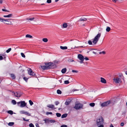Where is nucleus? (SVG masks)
Masks as SVG:
<instances>
[{
    "label": "nucleus",
    "instance_id": "27",
    "mask_svg": "<svg viewBox=\"0 0 127 127\" xmlns=\"http://www.w3.org/2000/svg\"><path fill=\"white\" fill-rule=\"evenodd\" d=\"M42 41L45 42H46L48 41V40L47 38H43L42 39Z\"/></svg>",
    "mask_w": 127,
    "mask_h": 127
},
{
    "label": "nucleus",
    "instance_id": "55",
    "mask_svg": "<svg viewBox=\"0 0 127 127\" xmlns=\"http://www.w3.org/2000/svg\"><path fill=\"white\" fill-rule=\"evenodd\" d=\"M78 90L77 89H73V92H74V91H77Z\"/></svg>",
    "mask_w": 127,
    "mask_h": 127
},
{
    "label": "nucleus",
    "instance_id": "46",
    "mask_svg": "<svg viewBox=\"0 0 127 127\" xmlns=\"http://www.w3.org/2000/svg\"><path fill=\"white\" fill-rule=\"evenodd\" d=\"M72 72H75V73H77L78 72V71L75 70H72Z\"/></svg>",
    "mask_w": 127,
    "mask_h": 127
},
{
    "label": "nucleus",
    "instance_id": "39",
    "mask_svg": "<svg viewBox=\"0 0 127 127\" xmlns=\"http://www.w3.org/2000/svg\"><path fill=\"white\" fill-rule=\"evenodd\" d=\"M88 43L89 45H92V42L90 40H89L88 41Z\"/></svg>",
    "mask_w": 127,
    "mask_h": 127
},
{
    "label": "nucleus",
    "instance_id": "62",
    "mask_svg": "<svg viewBox=\"0 0 127 127\" xmlns=\"http://www.w3.org/2000/svg\"><path fill=\"white\" fill-rule=\"evenodd\" d=\"M38 126H37L36 125V127H39L38 126Z\"/></svg>",
    "mask_w": 127,
    "mask_h": 127
},
{
    "label": "nucleus",
    "instance_id": "57",
    "mask_svg": "<svg viewBox=\"0 0 127 127\" xmlns=\"http://www.w3.org/2000/svg\"><path fill=\"white\" fill-rule=\"evenodd\" d=\"M3 1L2 0H0V3L2 4V3Z\"/></svg>",
    "mask_w": 127,
    "mask_h": 127
},
{
    "label": "nucleus",
    "instance_id": "53",
    "mask_svg": "<svg viewBox=\"0 0 127 127\" xmlns=\"http://www.w3.org/2000/svg\"><path fill=\"white\" fill-rule=\"evenodd\" d=\"M8 19H4V20H3V21H6V22H8L9 21H8Z\"/></svg>",
    "mask_w": 127,
    "mask_h": 127
},
{
    "label": "nucleus",
    "instance_id": "8",
    "mask_svg": "<svg viewBox=\"0 0 127 127\" xmlns=\"http://www.w3.org/2000/svg\"><path fill=\"white\" fill-rule=\"evenodd\" d=\"M113 80L115 83H119L121 81V78L118 77L115 78Z\"/></svg>",
    "mask_w": 127,
    "mask_h": 127
},
{
    "label": "nucleus",
    "instance_id": "44",
    "mask_svg": "<svg viewBox=\"0 0 127 127\" xmlns=\"http://www.w3.org/2000/svg\"><path fill=\"white\" fill-rule=\"evenodd\" d=\"M47 3H50L51 2V0H47Z\"/></svg>",
    "mask_w": 127,
    "mask_h": 127
},
{
    "label": "nucleus",
    "instance_id": "61",
    "mask_svg": "<svg viewBox=\"0 0 127 127\" xmlns=\"http://www.w3.org/2000/svg\"><path fill=\"white\" fill-rule=\"evenodd\" d=\"M59 0H55V1L56 2H57Z\"/></svg>",
    "mask_w": 127,
    "mask_h": 127
},
{
    "label": "nucleus",
    "instance_id": "17",
    "mask_svg": "<svg viewBox=\"0 0 127 127\" xmlns=\"http://www.w3.org/2000/svg\"><path fill=\"white\" fill-rule=\"evenodd\" d=\"M45 123H48L49 122V119H45L43 120Z\"/></svg>",
    "mask_w": 127,
    "mask_h": 127
},
{
    "label": "nucleus",
    "instance_id": "25",
    "mask_svg": "<svg viewBox=\"0 0 127 127\" xmlns=\"http://www.w3.org/2000/svg\"><path fill=\"white\" fill-rule=\"evenodd\" d=\"M12 103H13L14 105H15L17 103L15 100H13L12 101Z\"/></svg>",
    "mask_w": 127,
    "mask_h": 127
},
{
    "label": "nucleus",
    "instance_id": "33",
    "mask_svg": "<svg viewBox=\"0 0 127 127\" xmlns=\"http://www.w3.org/2000/svg\"><path fill=\"white\" fill-rule=\"evenodd\" d=\"M57 93L58 94H61L62 93V92L60 90H58L57 91Z\"/></svg>",
    "mask_w": 127,
    "mask_h": 127
},
{
    "label": "nucleus",
    "instance_id": "10",
    "mask_svg": "<svg viewBox=\"0 0 127 127\" xmlns=\"http://www.w3.org/2000/svg\"><path fill=\"white\" fill-rule=\"evenodd\" d=\"M20 113L21 114H24L28 116H30L31 115V114H29L28 112L25 111H21L20 112Z\"/></svg>",
    "mask_w": 127,
    "mask_h": 127
},
{
    "label": "nucleus",
    "instance_id": "35",
    "mask_svg": "<svg viewBox=\"0 0 127 127\" xmlns=\"http://www.w3.org/2000/svg\"><path fill=\"white\" fill-rule=\"evenodd\" d=\"M29 102L31 105V106L33 104V103L31 100H29Z\"/></svg>",
    "mask_w": 127,
    "mask_h": 127
},
{
    "label": "nucleus",
    "instance_id": "43",
    "mask_svg": "<svg viewBox=\"0 0 127 127\" xmlns=\"http://www.w3.org/2000/svg\"><path fill=\"white\" fill-rule=\"evenodd\" d=\"M52 113L51 112H46V114L47 115H48L49 114H52Z\"/></svg>",
    "mask_w": 127,
    "mask_h": 127
},
{
    "label": "nucleus",
    "instance_id": "4",
    "mask_svg": "<svg viewBox=\"0 0 127 127\" xmlns=\"http://www.w3.org/2000/svg\"><path fill=\"white\" fill-rule=\"evenodd\" d=\"M83 105L79 103H77L75 104L74 108L76 110H79L82 108Z\"/></svg>",
    "mask_w": 127,
    "mask_h": 127
},
{
    "label": "nucleus",
    "instance_id": "63",
    "mask_svg": "<svg viewBox=\"0 0 127 127\" xmlns=\"http://www.w3.org/2000/svg\"><path fill=\"white\" fill-rule=\"evenodd\" d=\"M5 23V24H8V23Z\"/></svg>",
    "mask_w": 127,
    "mask_h": 127
},
{
    "label": "nucleus",
    "instance_id": "59",
    "mask_svg": "<svg viewBox=\"0 0 127 127\" xmlns=\"http://www.w3.org/2000/svg\"><path fill=\"white\" fill-rule=\"evenodd\" d=\"M59 81L61 83H62V81L61 80H59Z\"/></svg>",
    "mask_w": 127,
    "mask_h": 127
},
{
    "label": "nucleus",
    "instance_id": "54",
    "mask_svg": "<svg viewBox=\"0 0 127 127\" xmlns=\"http://www.w3.org/2000/svg\"><path fill=\"white\" fill-rule=\"evenodd\" d=\"M85 59L86 60H89V59L87 57H86L85 58H84V59Z\"/></svg>",
    "mask_w": 127,
    "mask_h": 127
},
{
    "label": "nucleus",
    "instance_id": "23",
    "mask_svg": "<svg viewBox=\"0 0 127 127\" xmlns=\"http://www.w3.org/2000/svg\"><path fill=\"white\" fill-rule=\"evenodd\" d=\"M110 30H111V29L110 27H107V28H106V30L107 32H109L110 31Z\"/></svg>",
    "mask_w": 127,
    "mask_h": 127
},
{
    "label": "nucleus",
    "instance_id": "2",
    "mask_svg": "<svg viewBox=\"0 0 127 127\" xmlns=\"http://www.w3.org/2000/svg\"><path fill=\"white\" fill-rule=\"evenodd\" d=\"M103 119L102 117L99 118L96 120V124L98 126V127H104L103 125Z\"/></svg>",
    "mask_w": 127,
    "mask_h": 127
},
{
    "label": "nucleus",
    "instance_id": "58",
    "mask_svg": "<svg viewBox=\"0 0 127 127\" xmlns=\"http://www.w3.org/2000/svg\"><path fill=\"white\" fill-rule=\"evenodd\" d=\"M117 0H113V1L114 2H116Z\"/></svg>",
    "mask_w": 127,
    "mask_h": 127
},
{
    "label": "nucleus",
    "instance_id": "45",
    "mask_svg": "<svg viewBox=\"0 0 127 127\" xmlns=\"http://www.w3.org/2000/svg\"><path fill=\"white\" fill-rule=\"evenodd\" d=\"M105 54V52L103 51L101 52H99V54Z\"/></svg>",
    "mask_w": 127,
    "mask_h": 127
},
{
    "label": "nucleus",
    "instance_id": "64",
    "mask_svg": "<svg viewBox=\"0 0 127 127\" xmlns=\"http://www.w3.org/2000/svg\"><path fill=\"white\" fill-rule=\"evenodd\" d=\"M126 105L127 106V102H126Z\"/></svg>",
    "mask_w": 127,
    "mask_h": 127
},
{
    "label": "nucleus",
    "instance_id": "34",
    "mask_svg": "<svg viewBox=\"0 0 127 127\" xmlns=\"http://www.w3.org/2000/svg\"><path fill=\"white\" fill-rule=\"evenodd\" d=\"M56 115L58 117H60L61 116V114L59 113H56Z\"/></svg>",
    "mask_w": 127,
    "mask_h": 127
},
{
    "label": "nucleus",
    "instance_id": "40",
    "mask_svg": "<svg viewBox=\"0 0 127 127\" xmlns=\"http://www.w3.org/2000/svg\"><path fill=\"white\" fill-rule=\"evenodd\" d=\"M21 54L22 57L24 58L25 57V56L23 53H21Z\"/></svg>",
    "mask_w": 127,
    "mask_h": 127
},
{
    "label": "nucleus",
    "instance_id": "49",
    "mask_svg": "<svg viewBox=\"0 0 127 127\" xmlns=\"http://www.w3.org/2000/svg\"><path fill=\"white\" fill-rule=\"evenodd\" d=\"M61 127H67V126L65 125H62Z\"/></svg>",
    "mask_w": 127,
    "mask_h": 127
},
{
    "label": "nucleus",
    "instance_id": "47",
    "mask_svg": "<svg viewBox=\"0 0 127 127\" xmlns=\"http://www.w3.org/2000/svg\"><path fill=\"white\" fill-rule=\"evenodd\" d=\"M2 10L3 11H6V12H9V11H7V10H6L4 9H2Z\"/></svg>",
    "mask_w": 127,
    "mask_h": 127
},
{
    "label": "nucleus",
    "instance_id": "52",
    "mask_svg": "<svg viewBox=\"0 0 127 127\" xmlns=\"http://www.w3.org/2000/svg\"><path fill=\"white\" fill-rule=\"evenodd\" d=\"M81 61L80 62L81 63H83V61L84 60H81Z\"/></svg>",
    "mask_w": 127,
    "mask_h": 127
},
{
    "label": "nucleus",
    "instance_id": "22",
    "mask_svg": "<svg viewBox=\"0 0 127 127\" xmlns=\"http://www.w3.org/2000/svg\"><path fill=\"white\" fill-rule=\"evenodd\" d=\"M67 115V114H63L61 116V118H65L66 117Z\"/></svg>",
    "mask_w": 127,
    "mask_h": 127
},
{
    "label": "nucleus",
    "instance_id": "56",
    "mask_svg": "<svg viewBox=\"0 0 127 127\" xmlns=\"http://www.w3.org/2000/svg\"><path fill=\"white\" fill-rule=\"evenodd\" d=\"M109 127H114L112 124H111L110 125Z\"/></svg>",
    "mask_w": 127,
    "mask_h": 127
},
{
    "label": "nucleus",
    "instance_id": "7",
    "mask_svg": "<svg viewBox=\"0 0 127 127\" xmlns=\"http://www.w3.org/2000/svg\"><path fill=\"white\" fill-rule=\"evenodd\" d=\"M6 55L5 53L0 54V60H5L6 59Z\"/></svg>",
    "mask_w": 127,
    "mask_h": 127
},
{
    "label": "nucleus",
    "instance_id": "21",
    "mask_svg": "<svg viewBox=\"0 0 127 127\" xmlns=\"http://www.w3.org/2000/svg\"><path fill=\"white\" fill-rule=\"evenodd\" d=\"M60 48L61 49L63 50H65L67 49V47L66 46H61Z\"/></svg>",
    "mask_w": 127,
    "mask_h": 127
},
{
    "label": "nucleus",
    "instance_id": "6",
    "mask_svg": "<svg viewBox=\"0 0 127 127\" xmlns=\"http://www.w3.org/2000/svg\"><path fill=\"white\" fill-rule=\"evenodd\" d=\"M110 101H107L102 103L100 105L102 107L107 106L110 103Z\"/></svg>",
    "mask_w": 127,
    "mask_h": 127
},
{
    "label": "nucleus",
    "instance_id": "1",
    "mask_svg": "<svg viewBox=\"0 0 127 127\" xmlns=\"http://www.w3.org/2000/svg\"><path fill=\"white\" fill-rule=\"evenodd\" d=\"M46 65L41 66V68L44 70L47 69L52 68L53 66V64L52 63L50 62L45 63Z\"/></svg>",
    "mask_w": 127,
    "mask_h": 127
},
{
    "label": "nucleus",
    "instance_id": "13",
    "mask_svg": "<svg viewBox=\"0 0 127 127\" xmlns=\"http://www.w3.org/2000/svg\"><path fill=\"white\" fill-rule=\"evenodd\" d=\"M87 20V19L85 18H81L77 22H78V24L79 22H80V21H86Z\"/></svg>",
    "mask_w": 127,
    "mask_h": 127
},
{
    "label": "nucleus",
    "instance_id": "32",
    "mask_svg": "<svg viewBox=\"0 0 127 127\" xmlns=\"http://www.w3.org/2000/svg\"><path fill=\"white\" fill-rule=\"evenodd\" d=\"M55 122V121L54 120L49 119V122L51 123H54Z\"/></svg>",
    "mask_w": 127,
    "mask_h": 127
},
{
    "label": "nucleus",
    "instance_id": "19",
    "mask_svg": "<svg viewBox=\"0 0 127 127\" xmlns=\"http://www.w3.org/2000/svg\"><path fill=\"white\" fill-rule=\"evenodd\" d=\"M12 16V14H9L7 15H4L3 17L5 18L6 17H11Z\"/></svg>",
    "mask_w": 127,
    "mask_h": 127
},
{
    "label": "nucleus",
    "instance_id": "37",
    "mask_svg": "<svg viewBox=\"0 0 127 127\" xmlns=\"http://www.w3.org/2000/svg\"><path fill=\"white\" fill-rule=\"evenodd\" d=\"M11 48H10L6 51V52L7 53L9 52L11 50Z\"/></svg>",
    "mask_w": 127,
    "mask_h": 127
},
{
    "label": "nucleus",
    "instance_id": "9",
    "mask_svg": "<svg viewBox=\"0 0 127 127\" xmlns=\"http://www.w3.org/2000/svg\"><path fill=\"white\" fill-rule=\"evenodd\" d=\"M28 74L32 76H34L35 75V73L34 72H33L31 68H29L28 70Z\"/></svg>",
    "mask_w": 127,
    "mask_h": 127
},
{
    "label": "nucleus",
    "instance_id": "15",
    "mask_svg": "<svg viewBox=\"0 0 127 127\" xmlns=\"http://www.w3.org/2000/svg\"><path fill=\"white\" fill-rule=\"evenodd\" d=\"M13 93H14V95L16 96V97H20L21 95L20 94H18L17 92L14 93V92H13Z\"/></svg>",
    "mask_w": 127,
    "mask_h": 127
},
{
    "label": "nucleus",
    "instance_id": "50",
    "mask_svg": "<svg viewBox=\"0 0 127 127\" xmlns=\"http://www.w3.org/2000/svg\"><path fill=\"white\" fill-rule=\"evenodd\" d=\"M3 20L4 19L0 17V21L1 22H3Z\"/></svg>",
    "mask_w": 127,
    "mask_h": 127
},
{
    "label": "nucleus",
    "instance_id": "26",
    "mask_svg": "<svg viewBox=\"0 0 127 127\" xmlns=\"http://www.w3.org/2000/svg\"><path fill=\"white\" fill-rule=\"evenodd\" d=\"M14 124V123L13 122H9L8 124V125L10 126H13Z\"/></svg>",
    "mask_w": 127,
    "mask_h": 127
},
{
    "label": "nucleus",
    "instance_id": "16",
    "mask_svg": "<svg viewBox=\"0 0 127 127\" xmlns=\"http://www.w3.org/2000/svg\"><path fill=\"white\" fill-rule=\"evenodd\" d=\"M70 102V100L69 99H68L66 100L65 103V104L66 105H69Z\"/></svg>",
    "mask_w": 127,
    "mask_h": 127
},
{
    "label": "nucleus",
    "instance_id": "3",
    "mask_svg": "<svg viewBox=\"0 0 127 127\" xmlns=\"http://www.w3.org/2000/svg\"><path fill=\"white\" fill-rule=\"evenodd\" d=\"M101 33H99L93 39L92 42L94 44H96L97 43L101 36Z\"/></svg>",
    "mask_w": 127,
    "mask_h": 127
},
{
    "label": "nucleus",
    "instance_id": "18",
    "mask_svg": "<svg viewBox=\"0 0 127 127\" xmlns=\"http://www.w3.org/2000/svg\"><path fill=\"white\" fill-rule=\"evenodd\" d=\"M10 76L13 79H15L16 78V77L15 75L13 74H10Z\"/></svg>",
    "mask_w": 127,
    "mask_h": 127
},
{
    "label": "nucleus",
    "instance_id": "51",
    "mask_svg": "<svg viewBox=\"0 0 127 127\" xmlns=\"http://www.w3.org/2000/svg\"><path fill=\"white\" fill-rule=\"evenodd\" d=\"M120 125L121 126H123L124 125V123L123 122L121 123L120 124Z\"/></svg>",
    "mask_w": 127,
    "mask_h": 127
},
{
    "label": "nucleus",
    "instance_id": "36",
    "mask_svg": "<svg viewBox=\"0 0 127 127\" xmlns=\"http://www.w3.org/2000/svg\"><path fill=\"white\" fill-rule=\"evenodd\" d=\"M69 83L68 80H66L64 81V83L65 84H68Z\"/></svg>",
    "mask_w": 127,
    "mask_h": 127
},
{
    "label": "nucleus",
    "instance_id": "29",
    "mask_svg": "<svg viewBox=\"0 0 127 127\" xmlns=\"http://www.w3.org/2000/svg\"><path fill=\"white\" fill-rule=\"evenodd\" d=\"M7 113L11 115H12L13 114V112L11 110H9L7 111Z\"/></svg>",
    "mask_w": 127,
    "mask_h": 127
},
{
    "label": "nucleus",
    "instance_id": "60",
    "mask_svg": "<svg viewBox=\"0 0 127 127\" xmlns=\"http://www.w3.org/2000/svg\"><path fill=\"white\" fill-rule=\"evenodd\" d=\"M125 73L127 75V71H125Z\"/></svg>",
    "mask_w": 127,
    "mask_h": 127
},
{
    "label": "nucleus",
    "instance_id": "14",
    "mask_svg": "<svg viewBox=\"0 0 127 127\" xmlns=\"http://www.w3.org/2000/svg\"><path fill=\"white\" fill-rule=\"evenodd\" d=\"M101 82L103 83H106V81L105 79L101 77Z\"/></svg>",
    "mask_w": 127,
    "mask_h": 127
},
{
    "label": "nucleus",
    "instance_id": "31",
    "mask_svg": "<svg viewBox=\"0 0 127 127\" xmlns=\"http://www.w3.org/2000/svg\"><path fill=\"white\" fill-rule=\"evenodd\" d=\"M34 19V17H33L32 18H27L26 19V20H30L31 21L33 20Z\"/></svg>",
    "mask_w": 127,
    "mask_h": 127
},
{
    "label": "nucleus",
    "instance_id": "20",
    "mask_svg": "<svg viewBox=\"0 0 127 127\" xmlns=\"http://www.w3.org/2000/svg\"><path fill=\"white\" fill-rule=\"evenodd\" d=\"M66 68H64L62 69L61 72L63 73H64L66 72Z\"/></svg>",
    "mask_w": 127,
    "mask_h": 127
},
{
    "label": "nucleus",
    "instance_id": "42",
    "mask_svg": "<svg viewBox=\"0 0 127 127\" xmlns=\"http://www.w3.org/2000/svg\"><path fill=\"white\" fill-rule=\"evenodd\" d=\"M23 79L24 80H25L26 82H27L28 80V78L25 77H24L23 78Z\"/></svg>",
    "mask_w": 127,
    "mask_h": 127
},
{
    "label": "nucleus",
    "instance_id": "28",
    "mask_svg": "<svg viewBox=\"0 0 127 127\" xmlns=\"http://www.w3.org/2000/svg\"><path fill=\"white\" fill-rule=\"evenodd\" d=\"M89 105L91 107H94L95 106V104L94 103H91Z\"/></svg>",
    "mask_w": 127,
    "mask_h": 127
},
{
    "label": "nucleus",
    "instance_id": "30",
    "mask_svg": "<svg viewBox=\"0 0 127 127\" xmlns=\"http://www.w3.org/2000/svg\"><path fill=\"white\" fill-rule=\"evenodd\" d=\"M26 37H28L30 38H32V36L29 35V34H27L26 35Z\"/></svg>",
    "mask_w": 127,
    "mask_h": 127
},
{
    "label": "nucleus",
    "instance_id": "41",
    "mask_svg": "<svg viewBox=\"0 0 127 127\" xmlns=\"http://www.w3.org/2000/svg\"><path fill=\"white\" fill-rule=\"evenodd\" d=\"M55 103L56 105H57L60 103L58 101H57L55 102Z\"/></svg>",
    "mask_w": 127,
    "mask_h": 127
},
{
    "label": "nucleus",
    "instance_id": "11",
    "mask_svg": "<svg viewBox=\"0 0 127 127\" xmlns=\"http://www.w3.org/2000/svg\"><path fill=\"white\" fill-rule=\"evenodd\" d=\"M78 57L80 60H84L83 56L81 54H79L78 55Z\"/></svg>",
    "mask_w": 127,
    "mask_h": 127
},
{
    "label": "nucleus",
    "instance_id": "5",
    "mask_svg": "<svg viewBox=\"0 0 127 127\" xmlns=\"http://www.w3.org/2000/svg\"><path fill=\"white\" fill-rule=\"evenodd\" d=\"M17 104L18 106H20L21 107H23L26 106L27 105L26 103H25L24 101H21L17 103Z\"/></svg>",
    "mask_w": 127,
    "mask_h": 127
},
{
    "label": "nucleus",
    "instance_id": "24",
    "mask_svg": "<svg viewBox=\"0 0 127 127\" xmlns=\"http://www.w3.org/2000/svg\"><path fill=\"white\" fill-rule=\"evenodd\" d=\"M67 26V25L66 23H64L63 25V27L64 28H66Z\"/></svg>",
    "mask_w": 127,
    "mask_h": 127
},
{
    "label": "nucleus",
    "instance_id": "38",
    "mask_svg": "<svg viewBox=\"0 0 127 127\" xmlns=\"http://www.w3.org/2000/svg\"><path fill=\"white\" fill-rule=\"evenodd\" d=\"M29 126L30 127H34V125L32 123L30 124Z\"/></svg>",
    "mask_w": 127,
    "mask_h": 127
},
{
    "label": "nucleus",
    "instance_id": "48",
    "mask_svg": "<svg viewBox=\"0 0 127 127\" xmlns=\"http://www.w3.org/2000/svg\"><path fill=\"white\" fill-rule=\"evenodd\" d=\"M23 119L24 121H29V120L27 119L26 120L25 119V118H23Z\"/></svg>",
    "mask_w": 127,
    "mask_h": 127
},
{
    "label": "nucleus",
    "instance_id": "12",
    "mask_svg": "<svg viewBox=\"0 0 127 127\" xmlns=\"http://www.w3.org/2000/svg\"><path fill=\"white\" fill-rule=\"evenodd\" d=\"M47 107L49 108H51L53 109H55L56 108L55 107L54 105H53L49 104L47 105Z\"/></svg>",
    "mask_w": 127,
    "mask_h": 127
}]
</instances>
